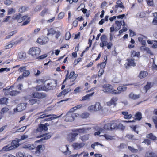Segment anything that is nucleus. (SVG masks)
I'll list each match as a JSON object with an SVG mask.
<instances>
[{
    "mask_svg": "<svg viewBox=\"0 0 157 157\" xmlns=\"http://www.w3.org/2000/svg\"><path fill=\"white\" fill-rule=\"evenodd\" d=\"M44 86H36V89L38 90H43L47 91L54 88L56 86V82L54 81L46 80L44 82Z\"/></svg>",
    "mask_w": 157,
    "mask_h": 157,
    "instance_id": "1",
    "label": "nucleus"
},
{
    "mask_svg": "<svg viewBox=\"0 0 157 157\" xmlns=\"http://www.w3.org/2000/svg\"><path fill=\"white\" fill-rule=\"evenodd\" d=\"M85 145V143L83 142L81 143H75L72 145L74 149L78 150L82 148Z\"/></svg>",
    "mask_w": 157,
    "mask_h": 157,
    "instance_id": "18",
    "label": "nucleus"
},
{
    "mask_svg": "<svg viewBox=\"0 0 157 157\" xmlns=\"http://www.w3.org/2000/svg\"><path fill=\"white\" fill-rule=\"evenodd\" d=\"M91 128L88 126H85L82 128L75 129L73 131L77 132L78 133H84L86 132L87 131L90 130Z\"/></svg>",
    "mask_w": 157,
    "mask_h": 157,
    "instance_id": "16",
    "label": "nucleus"
},
{
    "mask_svg": "<svg viewBox=\"0 0 157 157\" xmlns=\"http://www.w3.org/2000/svg\"><path fill=\"white\" fill-rule=\"evenodd\" d=\"M21 140H19V139H16L15 140L13 141L10 146L8 145L4 147L2 150H0V152L2 151H7L17 148L19 146V142Z\"/></svg>",
    "mask_w": 157,
    "mask_h": 157,
    "instance_id": "2",
    "label": "nucleus"
},
{
    "mask_svg": "<svg viewBox=\"0 0 157 157\" xmlns=\"http://www.w3.org/2000/svg\"><path fill=\"white\" fill-rule=\"evenodd\" d=\"M135 59L133 58L127 59V65L128 66H135V63L134 62Z\"/></svg>",
    "mask_w": 157,
    "mask_h": 157,
    "instance_id": "25",
    "label": "nucleus"
},
{
    "mask_svg": "<svg viewBox=\"0 0 157 157\" xmlns=\"http://www.w3.org/2000/svg\"><path fill=\"white\" fill-rule=\"evenodd\" d=\"M78 135V133H72L69 134L67 137L68 140L70 142L74 141L75 140L76 137Z\"/></svg>",
    "mask_w": 157,
    "mask_h": 157,
    "instance_id": "21",
    "label": "nucleus"
},
{
    "mask_svg": "<svg viewBox=\"0 0 157 157\" xmlns=\"http://www.w3.org/2000/svg\"><path fill=\"white\" fill-rule=\"evenodd\" d=\"M52 116H55V115H52V114L48 115L47 114L44 113L42 114V115H40V117L38 118V119L40 118H43L44 117H49Z\"/></svg>",
    "mask_w": 157,
    "mask_h": 157,
    "instance_id": "50",
    "label": "nucleus"
},
{
    "mask_svg": "<svg viewBox=\"0 0 157 157\" xmlns=\"http://www.w3.org/2000/svg\"><path fill=\"white\" fill-rule=\"evenodd\" d=\"M27 105V103H23L19 104L17 108L14 109V112H21L25 109Z\"/></svg>",
    "mask_w": 157,
    "mask_h": 157,
    "instance_id": "12",
    "label": "nucleus"
},
{
    "mask_svg": "<svg viewBox=\"0 0 157 157\" xmlns=\"http://www.w3.org/2000/svg\"><path fill=\"white\" fill-rule=\"evenodd\" d=\"M81 88L80 87H76L74 90V92L75 93H79L81 91Z\"/></svg>",
    "mask_w": 157,
    "mask_h": 157,
    "instance_id": "64",
    "label": "nucleus"
},
{
    "mask_svg": "<svg viewBox=\"0 0 157 157\" xmlns=\"http://www.w3.org/2000/svg\"><path fill=\"white\" fill-rule=\"evenodd\" d=\"M37 102V100L34 99H29V105H32L35 103Z\"/></svg>",
    "mask_w": 157,
    "mask_h": 157,
    "instance_id": "51",
    "label": "nucleus"
},
{
    "mask_svg": "<svg viewBox=\"0 0 157 157\" xmlns=\"http://www.w3.org/2000/svg\"><path fill=\"white\" fill-rule=\"evenodd\" d=\"M105 59V61H104L103 62L101 63V64H98V66L100 65V69H104L105 68V66L106 64V61L107 60V57H105L104 58V60Z\"/></svg>",
    "mask_w": 157,
    "mask_h": 157,
    "instance_id": "37",
    "label": "nucleus"
},
{
    "mask_svg": "<svg viewBox=\"0 0 157 157\" xmlns=\"http://www.w3.org/2000/svg\"><path fill=\"white\" fill-rule=\"evenodd\" d=\"M122 113L124 115V118L125 119H130L132 116V115L129 114L127 112H123Z\"/></svg>",
    "mask_w": 157,
    "mask_h": 157,
    "instance_id": "30",
    "label": "nucleus"
},
{
    "mask_svg": "<svg viewBox=\"0 0 157 157\" xmlns=\"http://www.w3.org/2000/svg\"><path fill=\"white\" fill-rule=\"evenodd\" d=\"M27 17V16H24L21 17V15L20 13L14 15L12 19L17 20V22L19 23L25 20Z\"/></svg>",
    "mask_w": 157,
    "mask_h": 157,
    "instance_id": "9",
    "label": "nucleus"
},
{
    "mask_svg": "<svg viewBox=\"0 0 157 157\" xmlns=\"http://www.w3.org/2000/svg\"><path fill=\"white\" fill-rule=\"evenodd\" d=\"M89 138L88 135H87L82 136L79 137V139H81L82 141H83L87 140L89 139Z\"/></svg>",
    "mask_w": 157,
    "mask_h": 157,
    "instance_id": "44",
    "label": "nucleus"
},
{
    "mask_svg": "<svg viewBox=\"0 0 157 157\" xmlns=\"http://www.w3.org/2000/svg\"><path fill=\"white\" fill-rule=\"evenodd\" d=\"M89 116V114L87 112H84L82 113L80 116V117L82 118H86Z\"/></svg>",
    "mask_w": 157,
    "mask_h": 157,
    "instance_id": "45",
    "label": "nucleus"
},
{
    "mask_svg": "<svg viewBox=\"0 0 157 157\" xmlns=\"http://www.w3.org/2000/svg\"><path fill=\"white\" fill-rule=\"evenodd\" d=\"M117 121L114 120L110 123L112 130L117 128Z\"/></svg>",
    "mask_w": 157,
    "mask_h": 157,
    "instance_id": "26",
    "label": "nucleus"
},
{
    "mask_svg": "<svg viewBox=\"0 0 157 157\" xmlns=\"http://www.w3.org/2000/svg\"><path fill=\"white\" fill-rule=\"evenodd\" d=\"M71 35L69 32H67L65 34V39L66 40H68L71 38Z\"/></svg>",
    "mask_w": 157,
    "mask_h": 157,
    "instance_id": "58",
    "label": "nucleus"
},
{
    "mask_svg": "<svg viewBox=\"0 0 157 157\" xmlns=\"http://www.w3.org/2000/svg\"><path fill=\"white\" fill-rule=\"evenodd\" d=\"M101 108V104L99 102H96L94 105L89 106L88 108L89 110L94 111H98Z\"/></svg>",
    "mask_w": 157,
    "mask_h": 157,
    "instance_id": "6",
    "label": "nucleus"
},
{
    "mask_svg": "<svg viewBox=\"0 0 157 157\" xmlns=\"http://www.w3.org/2000/svg\"><path fill=\"white\" fill-rule=\"evenodd\" d=\"M140 94H136L133 92H131L128 95L129 98L133 100L139 99L140 97Z\"/></svg>",
    "mask_w": 157,
    "mask_h": 157,
    "instance_id": "22",
    "label": "nucleus"
},
{
    "mask_svg": "<svg viewBox=\"0 0 157 157\" xmlns=\"http://www.w3.org/2000/svg\"><path fill=\"white\" fill-rule=\"evenodd\" d=\"M117 100L118 99L117 97H113L107 103V104L109 106H110L113 105H115L116 104V102Z\"/></svg>",
    "mask_w": 157,
    "mask_h": 157,
    "instance_id": "24",
    "label": "nucleus"
},
{
    "mask_svg": "<svg viewBox=\"0 0 157 157\" xmlns=\"http://www.w3.org/2000/svg\"><path fill=\"white\" fill-rule=\"evenodd\" d=\"M146 137L153 140H157V137L154 136L152 133H150L147 134L146 136Z\"/></svg>",
    "mask_w": 157,
    "mask_h": 157,
    "instance_id": "32",
    "label": "nucleus"
},
{
    "mask_svg": "<svg viewBox=\"0 0 157 157\" xmlns=\"http://www.w3.org/2000/svg\"><path fill=\"white\" fill-rule=\"evenodd\" d=\"M17 32L16 30L13 31L9 33L8 35L6 36L5 39H7L10 38L11 36H13L14 34L16 33Z\"/></svg>",
    "mask_w": 157,
    "mask_h": 157,
    "instance_id": "43",
    "label": "nucleus"
},
{
    "mask_svg": "<svg viewBox=\"0 0 157 157\" xmlns=\"http://www.w3.org/2000/svg\"><path fill=\"white\" fill-rule=\"evenodd\" d=\"M148 75V73L147 72L145 71H141L140 72L139 77L141 78H144L146 77Z\"/></svg>",
    "mask_w": 157,
    "mask_h": 157,
    "instance_id": "36",
    "label": "nucleus"
},
{
    "mask_svg": "<svg viewBox=\"0 0 157 157\" xmlns=\"http://www.w3.org/2000/svg\"><path fill=\"white\" fill-rule=\"evenodd\" d=\"M19 70L20 72H23L22 75L24 77L28 76L30 74V72L29 70H26V67L23 66L20 67Z\"/></svg>",
    "mask_w": 157,
    "mask_h": 157,
    "instance_id": "13",
    "label": "nucleus"
},
{
    "mask_svg": "<svg viewBox=\"0 0 157 157\" xmlns=\"http://www.w3.org/2000/svg\"><path fill=\"white\" fill-rule=\"evenodd\" d=\"M10 70V69L7 68H2L0 69V72L2 73L4 71L8 72Z\"/></svg>",
    "mask_w": 157,
    "mask_h": 157,
    "instance_id": "61",
    "label": "nucleus"
},
{
    "mask_svg": "<svg viewBox=\"0 0 157 157\" xmlns=\"http://www.w3.org/2000/svg\"><path fill=\"white\" fill-rule=\"evenodd\" d=\"M119 8H124V6L121 2L120 0H118L117 1L116 5L113 8L114 11L116 13L121 12L122 11L121 10H118Z\"/></svg>",
    "mask_w": 157,
    "mask_h": 157,
    "instance_id": "10",
    "label": "nucleus"
},
{
    "mask_svg": "<svg viewBox=\"0 0 157 157\" xmlns=\"http://www.w3.org/2000/svg\"><path fill=\"white\" fill-rule=\"evenodd\" d=\"M135 120H140L142 118V114L140 112H138L135 115Z\"/></svg>",
    "mask_w": 157,
    "mask_h": 157,
    "instance_id": "39",
    "label": "nucleus"
},
{
    "mask_svg": "<svg viewBox=\"0 0 157 157\" xmlns=\"http://www.w3.org/2000/svg\"><path fill=\"white\" fill-rule=\"evenodd\" d=\"M62 114H61L60 116H59L56 117H48L44 119V121H49L51 120H53L54 119L57 118L59 117L60 116H61Z\"/></svg>",
    "mask_w": 157,
    "mask_h": 157,
    "instance_id": "46",
    "label": "nucleus"
},
{
    "mask_svg": "<svg viewBox=\"0 0 157 157\" xmlns=\"http://www.w3.org/2000/svg\"><path fill=\"white\" fill-rule=\"evenodd\" d=\"M44 149V146L42 145H39L36 148V150L38 151H40L41 150H43Z\"/></svg>",
    "mask_w": 157,
    "mask_h": 157,
    "instance_id": "52",
    "label": "nucleus"
},
{
    "mask_svg": "<svg viewBox=\"0 0 157 157\" xmlns=\"http://www.w3.org/2000/svg\"><path fill=\"white\" fill-rule=\"evenodd\" d=\"M99 136H103L107 140H112L115 139L114 136L107 134H105L103 135H101Z\"/></svg>",
    "mask_w": 157,
    "mask_h": 157,
    "instance_id": "31",
    "label": "nucleus"
},
{
    "mask_svg": "<svg viewBox=\"0 0 157 157\" xmlns=\"http://www.w3.org/2000/svg\"><path fill=\"white\" fill-rule=\"evenodd\" d=\"M56 31L53 28H51L48 30V33L47 35H51L52 36L55 34Z\"/></svg>",
    "mask_w": 157,
    "mask_h": 157,
    "instance_id": "38",
    "label": "nucleus"
},
{
    "mask_svg": "<svg viewBox=\"0 0 157 157\" xmlns=\"http://www.w3.org/2000/svg\"><path fill=\"white\" fill-rule=\"evenodd\" d=\"M8 99L6 98H2L0 99V104H6Z\"/></svg>",
    "mask_w": 157,
    "mask_h": 157,
    "instance_id": "47",
    "label": "nucleus"
},
{
    "mask_svg": "<svg viewBox=\"0 0 157 157\" xmlns=\"http://www.w3.org/2000/svg\"><path fill=\"white\" fill-rule=\"evenodd\" d=\"M51 137V136L48 134H42L37 137L38 138H42L40 140L36 141V142H41L42 143H45V140L49 139Z\"/></svg>",
    "mask_w": 157,
    "mask_h": 157,
    "instance_id": "8",
    "label": "nucleus"
},
{
    "mask_svg": "<svg viewBox=\"0 0 157 157\" xmlns=\"http://www.w3.org/2000/svg\"><path fill=\"white\" fill-rule=\"evenodd\" d=\"M155 154L151 151H148L145 154V157H155Z\"/></svg>",
    "mask_w": 157,
    "mask_h": 157,
    "instance_id": "33",
    "label": "nucleus"
},
{
    "mask_svg": "<svg viewBox=\"0 0 157 157\" xmlns=\"http://www.w3.org/2000/svg\"><path fill=\"white\" fill-rule=\"evenodd\" d=\"M78 116L79 114L78 113L69 112L66 115L65 120L67 121H72L74 120L75 117H78Z\"/></svg>",
    "mask_w": 157,
    "mask_h": 157,
    "instance_id": "5",
    "label": "nucleus"
},
{
    "mask_svg": "<svg viewBox=\"0 0 157 157\" xmlns=\"http://www.w3.org/2000/svg\"><path fill=\"white\" fill-rule=\"evenodd\" d=\"M141 48L143 50L145 51L147 53L151 55H153V53L152 51L149 48L147 47L144 46L141 47Z\"/></svg>",
    "mask_w": 157,
    "mask_h": 157,
    "instance_id": "29",
    "label": "nucleus"
},
{
    "mask_svg": "<svg viewBox=\"0 0 157 157\" xmlns=\"http://www.w3.org/2000/svg\"><path fill=\"white\" fill-rule=\"evenodd\" d=\"M104 128L106 130H112L110 123L105 124L104 126Z\"/></svg>",
    "mask_w": 157,
    "mask_h": 157,
    "instance_id": "49",
    "label": "nucleus"
},
{
    "mask_svg": "<svg viewBox=\"0 0 157 157\" xmlns=\"http://www.w3.org/2000/svg\"><path fill=\"white\" fill-rule=\"evenodd\" d=\"M147 37L143 35H140L138 37V41L143 45H145L146 44V40Z\"/></svg>",
    "mask_w": 157,
    "mask_h": 157,
    "instance_id": "23",
    "label": "nucleus"
},
{
    "mask_svg": "<svg viewBox=\"0 0 157 157\" xmlns=\"http://www.w3.org/2000/svg\"><path fill=\"white\" fill-rule=\"evenodd\" d=\"M48 40L47 37L43 36L38 39L37 42L40 44H46Z\"/></svg>",
    "mask_w": 157,
    "mask_h": 157,
    "instance_id": "15",
    "label": "nucleus"
},
{
    "mask_svg": "<svg viewBox=\"0 0 157 157\" xmlns=\"http://www.w3.org/2000/svg\"><path fill=\"white\" fill-rule=\"evenodd\" d=\"M41 50L37 47H34L30 48L29 50V53L33 57L36 58L40 54Z\"/></svg>",
    "mask_w": 157,
    "mask_h": 157,
    "instance_id": "4",
    "label": "nucleus"
},
{
    "mask_svg": "<svg viewBox=\"0 0 157 157\" xmlns=\"http://www.w3.org/2000/svg\"><path fill=\"white\" fill-rule=\"evenodd\" d=\"M101 42L100 43L101 47H103L106 46L109 43L107 41V38L105 35H103L100 38Z\"/></svg>",
    "mask_w": 157,
    "mask_h": 157,
    "instance_id": "11",
    "label": "nucleus"
},
{
    "mask_svg": "<svg viewBox=\"0 0 157 157\" xmlns=\"http://www.w3.org/2000/svg\"><path fill=\"white\" fill-rule=\"evenodd\" d=\"M51 137V136L48 134H42L37 137L38 138H42L40 140L36 141V142H41L42 143H45V140L49 139Z\"/></svg>",
    "mask_w": 157,
    "mask_h": 157,
    "instance_id": "7",
    "label": "nucleus"
},
{
    "mask_svg": "<svg viewBox=\"0 0 157 157\" xmlns=\"http://www.w3.org/2000/svg\"><path fill=\"white\" fill-rule=\"evenodd\" d=\"M60 150L63 153H65L66 155H69L71 153V151L69 150L67 145L63 146L61 147Z\"/></svg>",
    "mask_w": 157,
    "mask_h": 157,
    "instance_id": "19",
    "label": "nucleus"
},
{
    "mask_svg": "<svg viewBox=\"0 0 157 157\" xmlns=\"http://www.w3.org/2000/svg\"><path fill=\"white\" fill-rule=\"evenodd\" d=\"M36 147L35 145L33 144H29L23 146V148L25 149L29 150H32L35 148Z\"/></svg>",
    "mask_w": 157,
    "mask_h": 157,
    "instance_id": "27",
    "label": "nucleus"
},
{
    "mask_svg": "<svg viewBox=\"0 0 157 157\" xmlns=\"http://www.w3.org/2000/svg\"><path fill=\"white\" fill-rule=\"evenodd\" d=\"M68 73L69 71H68L66 75V78L65 80H66L68 78H72L73 79V75H74L75 72L74 71H72L71 72L69 76H68Z\"/></svg>",
    "mask_w": 157,
    "mask_h": 157,
    "instance_id": "42",
    "label": "nucleus"
},
{
    "mask_svg": "<svg viewBox=\"0 0 157 157\" xmlns=\"http://www.w3.org/2000/svg\"><path fill=\"white\" fill-rule=\"evenodd\" d=\"M48 128L46 127V126H44V125L40 124L37 128L36 131L38 132H40L42 131L43 130L47 131L48 130Z\"/></svg>",
    "mask_w": 157,
    "mask_h": 157,
    "instance_id": "28",
    "label": "nucleus"
},
{
    "mask_svg": "<svg viewBox=\"0 0 157 157\" xmlns=\"http://www.w3.org/2000/svg\"><path fill=\"white\" fill-rule=\"evenodd\" d=\"M19 58L21 59H24L26 57V54L25 52H20L18 54Z\"/></svg>",
    "mask_w": 157,
    "mask_h": 157,
    "instance_id": "41",
    "label": "nucleus"
},
{
    "mask_svg": "<svg viewBox=\"0 0 157 157\" xmlns=\"http://www.w3.org/2000/svg\"><path fill=\"white\" fill-rule=\"evenodd\" d=\"M27 9V8L25 6H23L20 8L19 9V12L22 13L25 11Z\"/></svg>",
    "mask_w": 157,
    "mask_h": 157,
    "instance_id": "55",
    "label": "nucleus"
},
{
    "mask_svg": "<svg viewBox=\"0 0 157 157\" xmlns=\"http://www.w3.org/2000/svg\"><path fill=\"white\" fill-rule=\"evenodd\" d=\"M127 87L126 86H119L117 88V90L118 91L121 92H124L126 91L127 90Z\"/></svg>",
    "mask_w": 157,
    "mask_h": 157,
    "instance_id": "40",
    "label": "nucleus"
},
{
    "mask_svg": "<svg viewBox=\"0 0 157 157\" xmlns=\"http://www.w3.org/2000/svg\"><path fill=\"white\" fill-rule=\"evenodd\" d=\"M12 1L11 0H6L4 1V4L6 5L9 6L12 3Z\"/></svg>",
    "mask_w": 157,
    "mask_h": 157,
    "instance_id": "60",
    "label": "nucleus"
},
{
    "mask_svg": "<svg viewBox=\"0 0 157 157\" xmlns=\"http://www.w3.org/2000/svg\"><path fill=\"white\" fill-rule=\"evenodd\" d=\"M152 119L155 127L156 128H157V116H156L153 117Z\"/></svg>",
    "mask_w": 157,
    "mask_h": 157,
    "instance_id": "54",
    "label": "nucleus"
},
{
    "mask_svg": "<svg viewBox=\"0 0 157 157\" xmlns=\"http://www.w3.org/2000/svg\"><path fill=\"white\" fill-rule=\"evenodd\" d=\"M33 97L37 98H43L46 97V94L43 93L35 92L32 94Z\"/></svg>",
    "mask_w": 157,
    "mask_h": 157,
    "instance_id": "14",
    "label": "nucleus"
},
{
    "mask_svg": "<svg viewBox=\"0 0 157 157\" xmlns=\"http://www.w3.org/2000/svg\"><path fill=\"white\" fill-rule=\"evenodd\" d=\"M8 14L11 15L13 13H14L15 12V10L13 8H10L8 10Z\"/></svg>",
    "mask_w": 157,
    "mask_h": 157,
    "instance_id": "53",
    "label": "nucleus"
},
{
    "mask_svg": "<svg viewBox=\"0 0 157 157\" xmlns=\"http://www.w3.org/2000/svg\"><path fill=\"white\" fill-rule=\"evenodd\" d=\"M27 126H24L21 127L19 129H18L16 131V132H22L23 131L25 130Z\"/></svg>",
    "mask_w": 157,
    "mask_h": 157,
    "instance_id": "59",
    "label": "nucleus"
},
{
    "mask_svg": "<svg viewBox=\"0 0 157 157\" xmlns=\"http://www.w3.org/2000/svg\"><path fill=\"white\" fill-rule=\"evenodd\" d=\"M143 143H145L146 144H147L148 145H149L151 144V141L148 139H145Z\"/></svg>",
    "mask_w": 157,
    "mask_h": 157,
    "instance_id": "63",
    "label": "nucleus"
},
{
    "mask_svg": "<svg viewBox=\"0 0 157 157\" xmlns=\"http://www.w3.org/2000/svg\"><path fill=\"white\" fill-rule=\"evenodd\" d=\"M26 20L22 24V25H27L30 21V18L27 16V18L25 20Z\"/></svg>",
    "mask_w": 157,
    "mask_h": 157,
    "instance_id": "57",
    "label": "nucleus"
},
{
    "mask_svg": "<svg viewBox=\"0 0 157 157\" xmlns=\"http://www.w3.org/2000/svg\"><path fill=\"white\" fill-rule=\"evenodd\" d=\"M94 94V92H93L92 93L87 94L86 95L83 97L82 98V100L84 101L85 100L89 99H90V97L92 96Z\"/></svg>",
    "mask_w": 157,
    "mask_h": 157,
    "instance_id": "35",
    "label": "nucleus"
},
{
    "mask_svg": "<svg viewBox=\"0 0 157 157\" xmlns=\"http://www.w3.org/2000/svg\"><path fill=\"white\" fill-rule=\"evenodd\" d=\"M9 109L6 107L3 108L2 109L1 113V114H4L6 113L9 110Z\"/></svg>",
    "mask_w": 157,
    "mask_h": 157,
    "instance_id": "56",
    "label": "nucleus"
},
{
    "mask_svg": "<svg viewBox=\"0 0 157 157\" xmlns=\"http://www.w3.org/2000/svg\"><path fill=\"white\" fill-rule=\"evenodd\" d=\"M128 148L132 153H136L138 151V150L137 149H135L132 147L128 146Z\"/></svg>",
    "mask_w": 157,
    "mask_h": 157,
    "instance_id": "48",
    "label": "nucleus"
},
{
    "mask_svg": "<svg viewBox=\"0 0 157 157\" xmlns=\"http://www.w3.org/2000/svg\"><path fill=\"white\" fill-rule=\"evenodd\" d=\"M104 92L111 93L112 91L113 86L107 84L103 85Z\"/></svg>",
    "mask_w": 157,
    "mask_h": 157,
    "instance_id": "17",
    "label": "nucleus"
},
{
    "mask_svg": "<svg viewBox=\"0 0 157 157\" xmlns=\"http://www.w3.org/2000/svg\"><path fill=\"white\" fill-rule=\"evenodd\" d=\"M34 72L35 75L36 76L39 75L40 74V71L36 69H34Z\"/></svg>",
    "mask_w": 157,
    "mask_h": 157,
    "instance_id": "62",
    "label": "nucleus"
},
{
    "mask_svg": "<svg viewBox=\"0 0 157 157\" xmlns=\"http://www.w3.org/2000/svg\"><path fill=\"white\" fill-rule=\"evenodd\" d=\"M14 86H11L10 87L9 86L4 89L5 91L4 94L6 95H10L12 96H15L18 94L19 92L14 90Z\"/></svg>",
    "mask_w": 157,
    "mask_h": 157,
    "instance_id": "3",
    "label": "nucleus"
},
{
    "mask_svg": "<svg viewBox=\"0 0 157 157\" xmlns=\"http://www.w3.org/2000/svg\"><path fill=\"white\" fill-rule=\"evenodd\" d=\"M115 24L116 26L115 27V29L117 31L120 29L121 25H125V23L123 20H121L120 21H115Z\"/></svg>",
    "mask_w": 157,
    "mask_h": 157,
    "instance_id": "20",
    "label": "nucleus"
},
{
    "mask_svg": "<svg viewBox=\"0 0 157 157\" xmlns=\"http://www.w3.org/2000/svg\"><path fill=\"white\" fill-rule=\"evenodd\" d=\"M152 86V83L151 82H147V85L144 86V89L145 93Z\"/></svg>",
    "mask_w": 157,
    "mask_h": 157,
    "instance_id": "34",
    "label": "nucleus"
}]
</instances>
